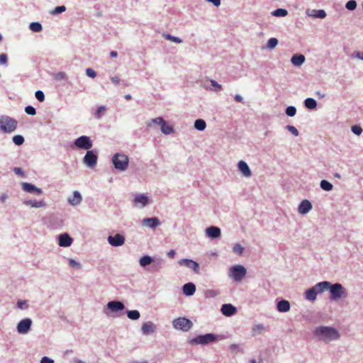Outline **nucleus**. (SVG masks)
<instances>
[{"label":"nucleus","mask_w":363,"mask_h":363,"mask_svg":"<svg viewBox=\"0 0 363 363\" xmlns=\"http://www.w3.org/2000/svg\"><path fill=\"white\" fill-rule=\"evenodd\" d=\"M315 335L320 340L328 342L340 337L338 331L331 327L320 326L314 330Z\"/></svg>","instance_id":"f257e3e1"},{"label":"nucleus","mask_w":363,"mask_h":363,"mask_svg":"<svg viewBox=\"0 0 363 363\" xmlns=\"http://www.w3.org/2000/svg\"><path fill=\"white\" fill-rule=\"evenodd\" d=\"M328 286H326V291H329L330 294V298L333 301H337L341 298H346L347 297V293L346 289L339 283L331 284L330 282L325 281Z\"/></svg>","instance_id":"f03ea898"},{"label":"nucleus","mask_w":363,"mask_h":363,"mask_svg":"<svg viewBox=\"0 0 363 363\" xmlns=\"http://www.w3.org/2000/svg\"><path fill=\"white\" fill-rule=\"evenodd\" d=\"M18 122L16 119L8 116H0V130L4 133H12L17 128Z\"/></svg>","instance_id":"7ed1b4c3"},{"label":"nucleus","mask_w":363,"mask_h":363,"mask_svg":"<svg viewBox=\"0 0 363 363\" xmlns=\"http://www.w3.org/2000/svg\"><path fill=\"white\" fill-rule=\"evenodd\" d=\"M327 286H328V284H326V281H321L316 284L314 286L305 292L306 298L311 301H315L318 294H322L326 291Z\"/></svg>","instance_id":"20e7f679"},{"label":"nucleus","mask_w":363,"mask_h":363,"mask_svg":"<svg viewBox=\"0 0 363 363\" xmlns=\"http://www.w3.org/2000/svg\"><path fill=\"white\" fill-rule=\"evenodd\" d=\"M113 163L116 169L125 171L128 166L129 159L128 156L123 154L116 153L113 156Z\"/></svg>","instance_id":"39448f33"},{"label":"nucleus","mask_w":363,"mask_h":363,"mask_svg":"<svg viewBox=\"0 0 363 363\" xmlns=\"http://www.w3.org/2000/svg\"><path fill=\"white\" fill-rule=\"evenodd\" d=\"M216 340V337L214 335L211 333L206 334L203 335H199L194 338H192L189 340L190 345H206L210 342H214Z\"/></svg>","instance_id":"423d86ee"},{"label":"nucleus","mask_w":363,"mask_h":363,"mask_svg":"<svg viewBox=\"0 0 363 363\" xmlns=\"http://www.w3.org/2000/svg\"><path fill=\"white\" fill-rule=\"evenodd\" d=\"M246 269L242 265H235L230 269L229 276L235 281H241L246 275Z\"/></svg>","instance_id":"0eeeda50"},{"label":"nucleus","mask_w":363,"mask_h":363,"mask_svg":"<svg viewBox=\"0 0 363 363\" xmlns=\"http://www.w3.org/2000/svg\"><path fill=\"white\" fill-rule=\"evenodd\" d=\"M74 145L78 148L84 150H89L92 147V142L90 138L86 135L81 136L76 139Z\"/></svg>","instance_id":"6e6552de"},{"label":"nucleus","mask_w":363,"mask_h":363,"mask_svg":"<svg viewBox=\"0 0 363 363\" xmlns=\"http://www.w3.org/2000/svg\"><path fill=\"white\" fill-rule=\"evenodd\" d=\"M192 325L190 319H174L173 320V326L177 330L187 331Z\"/></svg>","instance_id":"1a4fd4ad"},{"label":"nucleus","mask_w":363,"mask_h":363,"mask_svg":"<svg viewBox=\"0 0 363 363\" xmlns=\"http://www.w3.org/2000/svg\"><path fill=\"white\" fill-rule=\"evenodd\" d=\"M97 162V156L90 150H88L84 157V163L89 167H94Z\"/></svg>","instance_id":"9d476101"},{"label":"nucleus","mask_w":363,"mask_h":363,"mask_svg":"<svg viewBox=\"0 0 363 363\" xmlns=\"http://www.w3.org/2000/svg\"><path fill=\"white\" fill-rule=\"evenodd\" d=\"M108 243L114 247L121 246L125 242V238L121 234H116L114 236L108 237Z\"/></svg>","instance_id":"9b49d317"},{"label":"nucleus","mask_w":363,"mask_h":363,"mask_svg":"<svg viewBox=\"0 0 363 363\" xmlns=\"http://www.w3.org/2000/svg\"><path fill=\"white\" fill-rule=\"evenodd\" d=\"M179 263L191 269L196 274H199V265L196 262L189 259H182Z\"/></svg>","instance_id":"f8f14e48"},{"label":"nucleus","mask_w":363,"mask_h":363,"mask_svg":"<svg viewBox=\"0 0 363 363\" xmlns=\"http://www.w3.org/2000/svg\"><path fill=\"white\" fill-rule=\"evenodd\" d=\"M31 325L30 319H22L17 325V330L19 333H26Z\"/></svg>","instance_id":"ddd939ff"},{"label":"nucleus","mask_w":363,"mask_h":363,"mask_svg":"<svg viewBox=\"0 0 363 363\" xmlns=\"http://www.w3.org/2000/svg\"><path fill=\"white\" fill-rule=\"evenodd\" d=\"M107 308L111 312H118L124 309V305L121 301H113L108 303Z\"/></svg>","instance_id":"4468645a"},{"label":"nucleus","mask_w":363,"mask_h":363,"mask_svg":"<svg viewBox=\"0 0 363 363\" xmlns=\"http://www.w3.org/2000/svg\"><path fill=\"white\" fill-rule=\"evenodd\" d=\"M239 171L245 177H250L252 175L251 170L250 169L247 164L244 161H240L238 164Z\"/></svg>","instance_id":"2eb2a0df"},{"label":"nucleus","mask_w":363,"mask_h":363,"mask_svg":"<svg viewBox=\"0 0 363 363\" xmlns=\"http://www.w3.org/2000/svg\"><path fill=\"white\" fill-rule=\"evenodd\" d=\"M142 223L145 226L154 228L160 225V221L157 218L154 217L150 218H144L142 220Z\"/></svg>","instance_id":"dca6fc26"},{"label":"nucleus","mask_w":363,"mask_h":363,"mask_svg":"<svg viewBox=\"0 0 363 363\" xmlns=\"http://www.w3.org/2000/svg\"><path fill=\"white\" fill-rule=\"evenodd\" d=\"M206 235L211 238H217L220 236V230L216 226H211L206 230Z\"/></svg>","instance_id":"f3484780"},{"label":"nucleus","mask_w":363,"mask_h":363,"mask_svg":"<svg viewBox=\"0 0 363 363\" xmlns=\"http://www.w3.org/2000/svg\"><path fill=\"white\" fill-rule=\"evenodd\" d=\"M311 208V203L308 200H303L298 206V212L301 214H306L309 212Z\"/></svg>","instance_id":"a211bd4d"},{"label":"nucleus","mask_w":363,"mask_h":363,"mask_svg":"<svg viewBox=\"0 0 363 363\" xmlns=\"http://www.w3.org/2000/svg\"><path fill=\"white\" fill-rule=\"evenodd\" d=\"M235 311L236 308L232 304L228 303L222 306L221 312L225 316H231Z\"/></svg>","instance_id":"6ab92c4d"},{"label":"nucleus","mask_w":363,"mask_h":363,"mask_svg":"<svg viewBox=\"0 0 363 363\" xmlns=\"http://www.w3.org/2000/svg\"><path fill=\"white\" fill-rule=\"evenodd\" d=\"M182 290L184 294L190 296L194 294L196 291V286L194 284L189 282L183 286Z\"/></svg>","instance_id":"aec40b11"},{"label":"nucleus","mask_w":363,"mask_h":363,"mask_svg":"<svg viewBox=\"0 0 363 363\" xmlns=\"http://www.w3.org/2000/svg\"><path fill=\"white\" fill-rule=\"evenodd\" d=\"M82 198L80 193L77 191H74L73 196L68 199V202L72 206L79 205L82 202Z\"/></svg>","instance_id":"412c9836"},{"label":"nucleus","mask_w":363,"mask_h":363,"mask_svg":"<svg viewBox=\"0 0 363 363\" xmlns=\"http://www.w3.org/2000/svg\"><path fill=\"white\" fill-rule=\"evenodd\" d=\"M22 189L25 191H27V192H29V193L35 192L38 194H42L41 189L37 188L34 185H33L31 184H29V183H26V182L22 183Z\"/></svg>","instance_id":"4be33fe9"},{"label":"nucleus","mask_w":363,"mask_h":363,"mask_svg":"<svg viewBox=\"0 0 363 363\" xmlns=\"http://www.w3.org/2000/svg\"><path fill=\"white\" fill-rule=\"evenodd\" d=\"M72 239L67 234H62L59 238V245L62 247L71 245Z\"/></svg>","instance_id":"5701e85b"},{"label":"nucleus","mask_w":363,"mask_h":363,"mask_svg":"<svg viewBox=\"0 0 363 363\" xmlns=\"http://www.w3.org/2000/svg\"><path fill=\"white\" fill-rule=\"evenodd\" d=\"M155 328V325L150 321L145 323L142 326V330L146 335L153 333Z\"/></svg>","instance_id":"b1692460"},{"label":"nucleus","mask_w":363,"mask_h":363,"mask_svg":"<svg viewBox=\"0 0 363 363\" xmlns=\"http://www.w3.org/2000/svg\"><path fill=\"white\" fill-rule=\"evenodd\" d=\"M148 198L144 194H140L135 197L134 203L135 204H141L142 206H145L148 203Z\"/></svg>","instance_id":"393cba45"},{"label":"nucleus","mask_w":363,"mask_h":363,"mask_svg":"<svg viewBox=\"0 0 363 363\" xmlns=\"http://www.w3.org/2000/svg\"><path fill=\"white\" fill-rule=\"evenodd\" d=\"M291 61L294 65L300 66L304 62L305 57L303 55H294Z\"/></svg>","instance_id":"a878e982"},{"label":"nucleus","mask_w":363,"mask_h":363,"mask_svg":"<svg viewBox=\"0 0 363 363\" xmlns=\"http://www.w3.org/2000/svg\"><path fill=\"white\" fill-rule=\"evenodd\" d=\"M290 308V303L288 301L282 300L277 304V309L280 312H286Z\"/></svg>","instance_id":"bb28decb"},{"label":"nucleus","mask_w":363,"mask_h":363,"mask_svg":"<svg viewBox=\"0 0 363 363\" xmlns=\"http://www.w3.org/2000/svg\"><path fill=\"white\" fill-rule=\"evenodd\" d=\"M24 203L26 205H29L34 208H41V207L45 206V203L43 201L29 200V201H25Z\"/></svg>","instance_id":"cd10ccee"},{"label":"nucleus","mask_w":363,"mask_h":363,"mask_svg":"<svg viewBox=\"0 0 363 363\" xmlns=\"http://www.w3.org/2000/svg\"><path fill=\"white\" fill-rule=\"evenodd\" d=\"M206 126V122L203 119H197L194 123V127L198 130H203Z\"/></svg>","instance_id":"c85d7f7f"},{"label":"nucleus","mask_w":363,"mask_h":363,"mask_svg":"<svg viewBox=\"0 0 363 363\" xmlns=\"http://www.w3.org/2000/svg\"><path fill=\"white\" fill-rule=\"evenodd\" d=\"M305 106L309 109H313L316 107L317 103L315 99L308 98L304 101Z\"/></svg>","instance_id":"c756f323"},{"label":"nucleus","mask_w":363,"mask_h":363,"mask_svg":"<svg viewBox=\"0 0 363 363\" xmlns=\"http://www.w3.org/2000/svg\"><path fill=\"white\" fill-rule=\"evenodd\" d=\"M152 262V259L150 256L145 255L140 258V264L143 267H145V266L150 264Z\"/></svg>","instance_id":"7c9ffc66"},{"label":"nucleus","mask_w":363,"mask_h":363,"mask_svg":"<svg viewBox=\"0 0 363 363\" xmlns=\"http://www.w3.org/2000/svg\"><path fill=\"white\" fill-rule=\"evenodd\" d=\"M106 106H99V107L97 108V110L96 111V112H95V114H94L95 118H96L99 119L100 118H101V117H102V116H104V113H106Z\"/></svg>","instance_id":"2f4dec72"},{"label":"nucleus","mask_w":363,"mask_h":363,"mask_svg":"<svg viewBox=\"0 0 363 363\" xmlns=\"http://www.w3.org/2000/svg\"><path fill=\"white\" fill-rule=\"evenodd\" d=\"M30 29L33 32H40L42 30V26L38 22H33L29 26Z\"/></svg>","instance_id":"473e14b6"},{"label":"nucleus","mask_w":363,"mask_h":363,"mask_svg":"<svg viewBox=\"0 0 363 363\" xmlns=\"http://www.w3.org/2000/svg\"><path fill=\"white\" fill-rule=\"evenodd\" d=\"M320 187L325 191H330L333 189V185L326 180H322L320 182Z\"/></svg>","instance_id":"72a5a7b5"},{"label":"nucleus","mask_w":363,"mask_h":363,"mask_svg":"<svg viewBox=\"0 0 363 363\" xmlns=\"http://www.w3.org/2000/svg\"><path fill=\"white\" fill-rule=\"evenodd\" d=\"M313 16L315 18H324L326 16V13L324 10H313Z\"/></svg>","instance_id":"f704fd0d"},{"label":"nucleus","mask_w":363,"mask_h":363,"mask_svg":"<svg viewBox=\"0 0 363 363\" xmlns=\"http://www.w3.org/2000/svg\"><path fill=\"white\" fill-rule=\"evenodd\" d=\"M161 126L162 131L164 134H170L171 133L173 132L172 126L167 125L165 121L164 122V123H162Z\"/></svg>","instance_id":"c9c22d12"},{"label":"nucleus","mask_w":363,"mask_h":363,"mask_svg":"<svg viewBox=\"0 0 363 363\" xmlns=\"http://www.w3.org/2000/svg\"><path fill=\"white\" fill-rule=\"evenodd\" d=\"M163 36L164 37L165 39L169 40L172 41L176 43H181L182 42V39H180L177 37L172 36L170 34H164Z\"/></svg>","instance_id":"e433bc0d"},{"label":"nucleus","mask_w":363,"mask_h":363,"mask_svg":"<svg viewBox=\"0 0 363 363\" xmlns=\"http://www.w3.org/2000/svg\"><path fill=\"white\" fill-rule=\"evenodd\" d=\"M287 13V11L284 9H278L272 12V14L275 16H286Z\"/></svg>","instance_id":"4c0bfd02"},{"label":"nucleus","mask_w":363,"mask_h":363,"mask_svg":"<svg viewBox=\"0 0 363 363\" xmlns=\"http://www.w3.org/2000/svg\"><path fill=\"white\" fill-rule=\"evenodd\" d=\"M13 142L17 145H21L24 143V138L20 135H14L13 137Z\"/></svg>","instance_id":"58836bf2"},{"label":"nucleus","mask_w":363,"mask_h":363,"mask_svg":"<svg viewBox=\"0 0 363 363\" xmlns=\"http://www.w3.org/2000/svg\"><path fill=\"white\" fill-rule=\"evenodd\" d=\"M278 44V40L275 38H272L268 40L267 48L269 49L274 48Z\"/></svg>","instance_id":"ea45409f"},{"label":"nucleus","mask_w":363,"mask_h":363,"mask_svg":"<svg viewBox=\"0 0 363 363\" xmlns=\"http://www.w3.org/2000/svg\"><path fill=\"white\" fill-rule=\"evenodd\" d=\"M296 113V109L294 106H288L286 109V115L290 117L294 116Z\"/></svg>","instance_id":"a19ab883"},{"label":"nucleus","mask_w":363,"mask_h":363,"mask_svg":"<svg viewBox=\"0 0 363 363\" xmlns=\"http://www.w3.org/2000/svg\"><path fill=\"white\" fill-rule=\"evenodd\" d=\"M345 7L347 9L352 11L356 9L357 3L354 0H350L347 2Z\"/></svg>","instance_id":"79ce46f5"},{"label":"nucleus","mask_w":363,"mask_h":363,"mask_svg":"<svg viewBox=\"0 0 363 363\" xmlns=\"http://www.w3.org/2000/svg\"><path fill=\"white\" fill-rule=\"evenodd\" d=\"M66 10V7L65 6H57L52 12L51 13L53 14V15H56V14H58V13H60L62 12H64Z\"/></svg>","instance_id":"37998d69"},{"label":"nucleus","mask_w":363,"mask_h":363,"mask_svg":"<svg viewBox=\"0 0 363 363\" xmlns=\"http://www.w3.org/2000/svg\"><path fill=\"white\" fill-rule=\"evenodd\" d=\"M127 314L128 318H140V313L137 310L128 311Z\"/></svg>","instance_id":"c03bdc74"},{"label":"nucleus","mask_w":363,"mask_h":363,"mask_svg":"<svg viewBox=\"0 0 363 363\" xmlns=\"http://www.w3.org/2000/svg\"><path fill=\"white\" fill-rule=\"evenodd\" d=\"M25 111L27 114L34 116L36 113L35 108L31 106H28L25 108Z\"/></svg>","instance_id":"a18cd8bd"},{"label":"nucleus","mask_w":363,"mask_h":363,"mask_svg":"<svg viewBox=\"0 0 363 363\" xmlns=\"http://www.w3.org/2000/svg\"><path fill=\"white\" fill-rule=\"evenodd\" d=\"M244 249L240 244H236L233 247V252L236 254L241 255L243 252Z\"/></svg>","instance_id":"49530a36"},{"label":"nucleus","mask_w":363,"mask_h":363,"mask_svg":"<svg viewBox=\"0 0 363 363\" xmlns=\"http://www.w3.org/2000/svg\"><path fill=\"white\" fill-rule=\"evenodd\" d=\"M352 131L357 135H359L362 132V128L359 126V125H353L352 126Z\"/></svg>","instance_id":"de8ad7c7"},{"label":"nucleus","mask_w":363,"mask_h":363,"mask_svg":"<svg viewBox=\"0 0 363 363\" xmlns=\"http://www.w3.org/2000/svg\"><path fill=\"white\" fill-rule=\"evenodd\" d=\"M35 97L36 99L39 101H43L44 99H45V95L43 94V92L42 91H37L35 94Z\"/></svg>","instance_id":"09e8293b"},{"label":"nucleus","mask_w":363,"mask_h":363,"mask_svg":"<svg viewBox=\"0 0 363 363\" xmlns=\"http://www.w3.org/2000/svg\"><path fill=\"white\" fill-rule=\"evenodd\" d=\"M286 128L289 131H290L294 135L298 136V130L293 125H288L286 126Z\"/></svg>","instance_id":"8fccbe9b"},{"label":"nucleus","mask_w":363,"mask_h":363,"mask_svg":"<svg viewBox=\"0 0 363 363\" xmlns=\"http://www.w3.org/2000/svg\"><path fill=\"white\" fill-rule=\"evenodd\" d=\"M86 74L89 77L94 78L96 76V72L91 68H87L86 69Z\"/></svg>","instance_id":"3c124183"},{"label":"nucleus","mask_w":363,"mask_h":363,"mask_svg":"<svg viewBox=\"0 0 363 363\" xmlns=\"http://www.w3.org/2000/svg\"><path fill=\"white\" fill-rule=\"evenodd\" d=\"M8 57L6 54L2 53L0 55V65H7Z\"/></svg>","instance_id":"603ef678"},{"label":"nucleus","mask_w":363,"mask_h":363,"mask_svg":"<svg viewBox=\"0 0 363 363\" xmlns=\"http://www.w3.org/2000/svg\"><path fill=\"white\" fill-rule=\"evenodd\" d=\"M17 305L18 307L22 310L28 308V303L26 301H18Z\"/></svg>","instance_id":"864d4df0"},{"label":"nucleus","mask_w":363,"mask_h":363,"mask_svg":"<svg viewBox=\"0 0 363 363\" xmlns=\"http://www.w3.org/2000/svg\"><path fill=\"white\" fill-rule=\"evenodd\" d=\"M211 85L216 88V91H219L222 89V86L220 84H219L217 82H216L215 80H211Z\"/></svg>","instance_id":"5fc2aeb1"},{"label":"nucleus","mask_w":363,"mask_h":363,"mask_svg":"<svg viewBox=\"0 0 363 363\" xmlns=\"http://www.w3.org/2000/svg\"><path fill=\"white\" fill-rule=\"evenodd\" d=\"M252 330H253V332L256 334V333H259L262 330H263L264 327L262 325H257L253 327Z\"/></svg>","instance_id":"6e6d98bb"},{"label":"nucleus","mask_w":363,"mask_h":363,"mask_svg":"<svg viewBox=\"0 0 363 363\" xmlns=\"http://www.w3.org/2000/svg\"><path fill=\"white\" fill-rule=\"evenodd\" d=\"M13 172H14L16 174H18V175H19V176H21V177H24V175H25L24 172H23V169H22L21 168H20V167H15V168L13 169Z\"/></svg>","instance_id":"4d7b16f0"},{"label":"nucleus","mask_w":363,"mask_h":363,"mask_svg":"<svg viewBox=\"0 0 363 363\" xmlns=\"http://www.w3.org/2000/svg\"><path fill=\"white\" fill-rule=\"evenodd\" d=\"M40 363H54V361L48 357H43L40 360Z\"/></svg>","instance_id":"13d9d810"},{"label":"nucleus","mask_w":363,"mask_h":363,"mask_svg":"<svg viewBox=\"0 0 363 363\" xmlns=\"http://www.w3.org/2000/svg\"><path fill=\"white\" fill-rule=\"evenodd\" d=\"M69 265L72 266V267H80V264L77 262L76 261H74L72 259H70L69 260Z\"/></svg>","instance_id":"bf43d9fd"},{"label":"nucleus","mask_w":363,"mask_h":363,"mask_svg":"<svg viewBox=\"0 0 363 363\" xmlns=\"http://www.w3.org/2000/svg\"><path fill=\"white\" fill-rule=\"evenodd\" d=\"M152 122L162 125V123H164V121L163 120L162 118L159 117L155 119H153Z\"/></svg>","instance_id":"052dcab7"},{"label":"nucleus","mask_w":363,"mask_h":363,"mask_svg":"<svg viewBox=\"0 0 363 363\" xmlns=\"http://www.w3.org/2000/svg\"><path fill=\"white\" fill-rule=\"evenodd\" d=\"M111 82L115 84H119L120 82V79L117 76H114V77H112L111 79Z\"/></svg>","instance_id":"680f3d73"},{"label":"nucleus","mask_w":363,"mask_h":363,"mask_svg":"<svg viewBox=\"0 0 363 363\" xmlns=\"http://www.w3.org/2000/svg\"><path fill=\"white\" fill-rule=\"evenodd\" d=\"M208 2L212 3L214 6H218L220 4V0H207Z\"/></svg>","instance_id":"e2e57ef3"},{"label":"nucleus","mask_w":363,"mask_h":363,"mask_svg":"<svg viewBox=\"0 0 363 363\" xmlns=\"http://www.w3.org/2000/svg\"><path fill=\"white\" fill-rule=\"evenodd\" d=\"M230 349L232 350V351H238L239 350V346L238 345H235V344H233L230 346Z\"/></svg>","instance_id":"0e129e2a"},{"label":"nucleus","mask_w":363,"mask_h":363,"mask_svg":"<svg viewBox=\"0 0 363 363\" xmlns=\"http://www.w3.org/2000/svg\"><path fill=\"white\" fill-rule=\"evenodd\" d=\"M167 255L169 258H174L175 255V251L174 250H171L168 253Z\"/></svg>","instance_id":"69168bd1"},{"label":"nucleus","mask_w":363,"mask_h":363,"mask_svg":"<svg viewBox=\"0 0 363 363\" xmlns=\"http://www.w3.org/2000/svg\"><path fill=\"white\" fill-rule=\"evenodd\" d=\"M235 100L237 101V102H242V97L239 95V94H236L235 96Z\"/></svg>","instance_id":"338daca9"},{"label":"nucleus","mask_w":363,"mask_h":363,"mask_svg":"<svg viewBox=\"0 0 363 363\" xmlns=\"http://www.w3.org/2000/svg\"><path fill=\"white\" fill-rule=\"evenodd\" d=\"M7 199V195L6 194H2L0 197V199L2 202H4L6 201V199Z\"/></svg>","instance_id":"774afa93"}]
</instances>
